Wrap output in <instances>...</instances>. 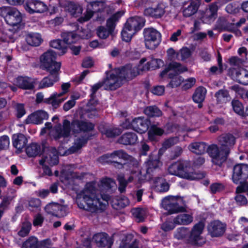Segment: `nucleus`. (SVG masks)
Wrapping results in <instances>:
<instances>
[{"label": "nucleus", "instance_id": "obj_1", "mask_svg": "<svg viewBox=\"0 0 248 248\" xmlns=\"http://www.w3.org/2000/svg\"><path fill=\"white\" fill-rule=\"evenodd\" d=\"M110 197L108 194H101L93 183H87L83 189L77 195L76 202L78 207L92 213L103 212L108 205Z\"/></svg>", "mask_w": 248, "mask_h": 248}, {"label": "nucleus", "instance_id": "obj_2", "mask_svg": "<svg viewBox=\"0 0 248 248\" xmlns=\"http://www.w3.org/2000/svg\"><path fill=\"white\" fill-rule=\"evenodd\" d=\"M71 127L74 132L78 133L80 131L87 132L93 130L94 125L91 123L76 120L72 124L67 120H64L62 125L59 124L54 127L50 132V135L56 140L62 138H67L69 136Z\"/></svg>", "mask_w": 248, "mask_h": 248}, {"label": "nucleus", "instance_id": "obj_3", "mask_svg": "<svg viewBox=\"0 0 248 248\" xmlns=\"http://www.w3.org/2000/svg\"><path fill=\"white\" fill-rule=\"evenodd\" d=\"M168 171L171 175L189 180L195 179L192 175L191 164L186 160L178 161L173 163L168 167Z\"/></svg>", "mask_w": 248, "mask_h": 248}, {"label": "nucleus", "instance_id": "obj_4", "mask_svg": "<svg viewBox=\"0 0 248 248\" xmlns=\"http://www.w3.org/2000/svg\"><path fill=\"white\" fill-rule=\"evenodd\" d=\"M185 203L183 198L180 196H168L162 199L161 204L162 207L167 211L169 214H173L185 212V207L180 205H185Z\"/></svg>", "mask_w": 248, "mask_h": 248}, {"label": "nucleus", "instance_id": "obj_5", "mask_svg": "<svg viewBox=\"0 0 248 248\" xmlns=\"http://www.w3.org/2000/svg\"><path fill=\"white\" fill-rule=\"evenodd\" d=\"M47 153L43 155L41 159L39 160V164L42 166L43 173L42 176L52 175L50 169L47 164L53 166L58 163V156L57 150L53 147H50L46 150Z\"/></svg>", "mask_w": 248, "mask_h": 248}, {"label": "nucleus", "instance_id": "obj_6", "mask_svg": "<svg viewBox=\"0 0 248 248\" xmlns=\"http://www.w3.org/2000/svg\"><path fill=\"white\" fill-rule=\"evenodd\" d=\"M57 54L49 49L44 52L40 58L41 64L46 71H60L61 63L56 61Z\"/></svg>", "mask_w": 248, "mask_h": 248}, {"label": "nucleus", "instance_id": "obj_7", "mask_svg": "<svg viewBox=\"0 0 248 248\" xmlns=\"http://www.w3.org/2000/svg\"><path fill=\"white\" fill-rule=\"evenodd\" d=\"M0 15L5 16V20L9 25L17 26L18 28L23 26L22 16L17 10L8 7H3L0 8Z\"/></svg>", "mask_w": 248, "mask_h": 248}, {"label": "nucleus", "instance_id": "obj_8", "mask_svg": "<svg viewBox=\"0 0 248 248\" xmlns=\"http://www.w3.org/2000/svg\"><path fill=\"white\" fill-rule=\"evenodd\" d=\"M88 3L84 16L80 17L78 21L81 22L90 20L95 13H102L106 7L105 0H85Z\"/></svg>", "mask_w": 248, "mask_h": 248}, {"label": "nucleus", "instance_id": "obj_9", "mask_svg": "<svg viewBox=\"0 0 248 248\" xmlns=\"http://www.w3.org/2000/svg\"><path fill=\"white\" fill-rule=\"evenodd\" d=\"M145 46L149 49H155L160 44L161 34L156 29L153 28H145L143 30Z\"/></svg>", "mask_w": 248, "mask_h": 248}, {"label": "nucleus", "instance_id": "obj_10", "mask_svg": "<svg viewBox=\"0 0 248 248\" xmlns=\"http://www.w3.org/2000/svg\"><path fill=\"white\" fill-rule=\"evenodd\" d=\"M119 72L118 69H114L107 74L106 78L103 80L105 90H115L121 86L123 82Z\"/></svg>", "mask_w": 248, "mask_h": 248}, {"label": "nucleus", "instance_id": "obj_11", "mask_svg": "<svg viewBox=\"0 0 248 248\" xmlns=\"http://www.w3.org/2000/svg\"><path fill=\"white\" fill-rule=\"evenodd\" d=\"M204 224L202 222H199L193 226L189 235L188 242L193 245L201 246L203 244L205 241L202 236Z\"/></svg>", "mask_w": 248, "mask_h": 248}, {"label": "nucleus", "instance_id": "obj_12", "mask_svg": "<svg viewBox=\"0 0 248 248\" xmlns=\"http://www.w3.org/2000/svg\"><path fill=\"white\" fill-rule=\"evenodd\" d=\"M162 166V163L160 160V157L158 155H150L148 159L145 162V173L144 170L141 171L144 175V179L146 181L150 180L152 178V173L156 169Z\"/></svg>", "mask_w": 248, "mask_h": 248}, {"label": "nucleus", "instance_id": "obj_13", "mask_svg": "<svg viewBox=\"0 0 248 248\" xmlns=\"http://www.w3.org/2000/svg\"><path fill=\"white\" fill-rule=\"evenodd\" d=\"M209 155L212 158V162L216 165H221L228 155L221 148H219L216 144H212L207 148Z\"/></svg>", "mask_w": 248, "mask_h": 248}, {"label": "nucleus", "instance_id": "obj_14", "mask_svg": "<svg viewBox=\"0 0 248 248\" xmlns=\"http://www.w3.org/2000/svg\"><path fill=\"white\" fill-rule=\"evenodd\" d=\"M129 158L128 155L123 150L114 151L110 154H107L99 158V160H106V161H110L116 164L115 166L119 168L123 167V164L119 161L121 160H127Z\"/></svg>", "mask_w": 248, "mask_h": 248}, {"label": "nucleus", "instance_id": "obj_15", "mask_svg": "<svg viewBox=\"0 0 248 248\" xmlns=\"http://www.w3.org/2000/svg\"><path fill=\"white\" fill-rule=\"evenodd\" d=\"M217 141L220 148L223 149L228 155L230 150L235 144L236 138L232 134L224 133L217 138Z\"/></svg>", "mask_w": 248, "mask_h": 248}, {"label": "nucleus", "instance_id": "obj_16", "mask_svg": "<svg viewBox=\"0 0 248 248\" xmlns=\"http://www.w3.org/2000/svg\"><path fill=\"white\" fill-rule=\"evenodd\" d=\"M140 67L141 65L139 67H137L136 66L128 64L121 68H118L119 71V75L123 82L124 80L132 79L137 75L140 74Z\"/></svg>", "mask_w": 248, "mask_h": 248}, {"label": "nucleus", "instance_id": "obj_17", "mask_svg": "<svg viewBox=\"0 0 248 248\" xmlns=\"http://www.w3.org/2000/svg\"><path fill=\"white\" fill-rule=\"evenodd\" d=\"M27 12L31 14L44 13L47 10V5L38 0H28L24 5Z\"/></svg>", "mask_w": 248, "mask_h": 248}, {"label": "nucleus", "instance_id": "obj_18", "mask_svg": "<svg viewBox=\"0 0 248 248\" xmlns=\"http://www.w3.org/2000/svg\"><path fill=\"white\" fill-rule=\"evenodd\" d=\"M46 212L52 216L61 217L65 216L68 213L67 207L57 203H50L45 207Z\"/></svg>", "mask_w": 248, "mask_h": 248}, {"label": "nucleus", "instance_id": "obj_19", "mask_svg": "<svg viewBox=\"0 0 248 248\" xmlns=\"http://www.w3.org/2000/svg\"><path fill=\"white\" fill-rule=\"evenodd\" d=\"M248 177V165L240 164L233 167L232 179L233 182L237 184L240 181Z\"/></svg>", "mask_w": 248, "mask_h": 248}, {"label": "nucleus", "instance_id": "obj_20", "mask_svg": "<svg viewBox=\"0 0 248 248\" xmlns=\"http://www.w3.org/2000/svg\"><path fill=\"white\" fill-rule=\"evenodd\" d=\"M166 7L165 3H159L154 7H149L145 9L144 14L155 18H159L165 15Z\"/></svg>", "mask_w": 248, "mask_h": 248}, {"label": "nucleus", "instance_id": "obj_21", "mask_svg": "<svg viewBox=\"0 0 248 248\" xmlns=\"http://www.w3.org/2000/svg\"><path fill=\"white\" fill-rule=\"evenodd\" d=\"M48 76L44 78L39 83V88L44 89L51 87L59 79L60 71H47Z\"/></svg>", "mask_w": 248, "mask_h": 248}, {"label": "nucleus", "instance_id": "obj_22", "mask_svg": "<svg viewBox=\"0 0 248 248\" xmlns=\"http://www.w3.org/2000/svg\"><path fill=\"white\" fill-rule=\"evenodd\" d=\"M226 229V225L218 220L211 222L208 225L209 233L213 237H218L223 235Z\"/></svg>", "mask_w": 248, "mask_h": 248}, {"label": "nucleus", "instance_id": "obj_23", "mask_svg": "<svg viewBox=\"0 0 248 248\" xmlns=\"http://www.w3.org/2000/svg\"><path fill=\"white\" fill-rule=\"evenodd\" d=\"M92 242L98 247H110L113 243L111 238L105 232L94 234L93 237Z\"/></svg>", "mask_w": 248, "mask_h": 248}, {"label": "nucleus", "instance_id": "obj_24", "mask_svg": "<svg viewBox=\"0 0 248 248\" xmlns=\"http://www.w3.org/2000/svg\"><path fill=\"white\" fill-rule=\"evenodd\" d=\"M144 25V19L141 17L136 16L128 18L124 26L136 33L141 30Z\"/></svg>", "mask_w": 248, "mask_h": 248}, {"label": "nucleus", "instance_id": "obj_25", "mask_svg": "<svg viewBox=\"0 0 248 248\" xmlns=\"http://www.w3.org/2000/svg\"><path fill=\"white\" fill-rule=\"evenodd\" d=\"M187 71V68L186 66L182 65L180 63L172 62L160 73V76L163 78L168 73H170V71L175 73H172V75H177Z\"/></svg>", "mask_w": 248, "mask_h": 248}, {"label": "nucleus", "instance_id": "obj_26", "mask_svg": "<svg viewBox=\"0 0 248 248\" xmlns=\"http://www.w3.org/2000/svg\"><path fill=\"white\" fill-rule=\"evenodd\" d=\"M48 115L45 111L40 110L30 115L26 120L27 124H39L44 120H46Z\"/></svg>", "mask_w": 248, "mask_h": 248}, {"label": "nucleus", "instance_id": "obj_27", "mask_svg": "<svg viewBox=\"0 0 248 248\" xmlns=\"http://www.w3.org/2000/svg\"><path fill=\"white\" fill-rule=\"evenodd\" d=\"M218 7L215 3L212 4L208 8L206 9L202 15L203 21L207 24L213 22L217 17Z\"/></svg>", "mask_w": 248, "mask_h": 248}, {"label": "nucleus", "instance_id": "obj_28", "mask_svg": "<svg viewBox=\"0 0 248 248\" xmlns=\"http://www.w3.org/2000/svg\"><path fill=\"white\" fill-rule=\"evenodd\" d=\"M50 240L46 239L41 241L39 243L37 238L35 237H30L22 245V248H39V247H46L50 245Z\"/></svg>", "mask_w": 248, "mask_h": 248}, {"label": "nucleus", "instance_id": "obj_29", "mask_svg": "<svg viewBox=\"0 0 248 248\" xmlns=\"http://www.w3.org/2000/svg\"><path fill=\"white\" fill-rule=\"evenodd\" d=\"M132 127L138 133H145L148 129V122L143 118H136L132 121Z\"/></svg>", "mask_w": 248, "mask_h": 248}, {"label": "nucleus", "instance_id": "obj_30", "mask_svg": "<svg viewBox=\"0 0 248 248\" xmlns=\"http://www.w3.org/2000/svg\"><path fill=\"white\" fill-rule=\"evenodd\" d=\"M233 78L239 83L248 85V71L244 68L234 69L232 71Z\"/></svg>", "mask_w": 248, "mask_h": 248}, {"label": "nucleus", "instance_id": "obj_31", "mask_svg": "<svg viewBox=\"0 0 248 248\" xmlns=\"http://www.w3.org/2000/svg\"><path fill=\"white\" fill-rule=\"evenodd\" d=\"M193 221L192 213H181L173 218V221L177 225H188Z\"/></svg>", "mask_w": 248, "mask_h": 248}, {"label": "nucleus", "instance_id": "obj_32", "mask_svg": "<svg viewBox=\"0 0 248 248\" xmlns=\"http://www.w3.org/2000/svg\"><path fill=\"white\" fill-rule=\"evenodd\" d=\"M206 93V88L202 86H199L195 89L192 99L194 102L198 104L199 108L202 107V103L205 99Z\"/></svg>", "mask_w": 248, "mask_h": 248}, {"label": "nucleus", "instance_id": "obj_33", "mask_svg": "<svg viewBox=\"0 0 248 248\" xmlns=\"http://www.w3.org/2000/svg\"><path fill=\"white\" fill-rule=\"evenodd\" d=\"M99 129L102 134L105 135L108 138H114L122 133V130L118 128L103 124L99 125Z\"/></svg>", "mask_w": 248, "mask_h": 248}, {"label": "nucleus", "instance_id": "obj_34", "mask_svg": "<svg viewBox=\"0 0 248 248\" xmlns=\"http://www.w3.org/2000/svg\"><path fill=\"white\" fill-rule=\"evenodd\" d=\"M138 140L137 135L133 132L124 134L118 140V142L124 145H134Z\"/></svg>", "mask_w": 248, "mask_h": 248}, {"label": "nucleus", "instance_id": "obj_35", "mask_svg": "<svg viewBox=\"0 0 248 248\" xmlns=\"http://www.w3.org/2000/svg\"><path fill=\"white\" fill-rule=\"evenodd\" d=\"M88 138L86 136L78 138L75 140L73 145L66 152L67 155L73 154L78 152L87 142Z\"/></svg>", "mask_w": 248, "mask_h": 248}, {"label": "nucleus", "instance_id": "obj_36", "mask_svg": "<svg viewBox=\"0 0 248 248\" xmlns=\"http://www.w3.org/2000/svg\"><path fill=\"white\" fill-rule=\"evenodd\" d=\"M15 82L17 86L23 89H31L34 87L33 80L28 77H19Z\"/></svg>", "mask_w": 248, "mask_h": 248}, {"label": "nucleus", "instance_id": "obj_37", "mask_svg": "<svg viewBox=\"0 0 248 248\" xmlns=\"http://www.w3.org/2000/svg\"><path fill=\"white\" fill-rule=\"evenodd\" d=\"M188 148L189 151L195 154L202 155L206 152L207 146L203 142H195L191 143Z\"/></svg>", "mask_w": 248, "mask_h": 248}, {"label": "nucleus", "instance_id": "obj_38", "mask_svg": "<svg viewBox=\"0 0 248 248\" xmlns=\"http://www.w3.org/2000/svg\"><path fill=\"white\" fill-rule=\"evenodd\" d=\"M27 143V139L22 134H15L13 136V146L18 150L21 151Z\"/></svg>", "mask_w": 248, "mask_h": 248}, {"label": "nucleus", "instance_id": "obj_39", "mask_svg": "<svg viewBox=\"0 0 248 248\" xmlns=\"http://www.w3.org/2000/svg\"><path fill=\"white\" fill-rule=\"evenodd\" d=\"M217 103L218 104L222 105L226 103L231 99L229 92L226 89H220L215 94Z\"/></svg>", "mask_w": 248, "mask_h": 248}, {"label": "nucleus", "instance_id": "obj_40", "mask_svg": "<svg viewBox=\"0 0 248 248\" xmlns=\"http://www.w3.org/2000/svg\"><path fill=\"white\" fill-rule=\"evenodd\" d=\"M200 5V1L198 0L191 1L187 7L183 10V15L186 17H189L195 14Z\"/></svg>", "mask_w": 248, "mask_h": 248}, {"label": "nucleus", "instance_id": "obj_41", "mask_svg": "<svg viewBox=\"0 0 248 248\" xmlns=\"http://www.w3.org/2000/svg\"><path fill=\"white\" fill-rule=\"evenodd\" d=\"M190 233L188 228L181 227L177 228L174 232V237L178 240H185L188 239Z\"/></svg>", "mask_w": 248, "mask_h": 248}, {"label": "nucleus", "instance_id": "obj_42", "mask_svg": "<svg viewBox=\"0 0 248 248\" xmlns=\"http://www.w3.org/2000/svg\"><path fill=\"white\" fill-rule=\"evenodd\" d=\"M66 10L75 17L79 16L82 13V8L79 4L72 2H68L66 6Z\"/></svg>", "mask_w": 248, "mask_h": 248}, {"label": "nucleus", "instance_id": "obj_43", "mask_svg": "<svg viewBox=\"0 0 248 248\" xmlns=\"http://www.w3.org/2000/svg\"><path fill=\"white\" fill-rule=\"evenodd\" d=\"M26 40L27 43L32 46H38L42 41L41 36L39 33L29 34L26 36Z\"/></svg>", "mask_w": 248, "mask_h": 248}, {"label": "nucleus", "instance_id": "obj_44", "mask_svg": "<svg viewBox=\"0 0 248 248\" xmlns=\"http://www.w3.org/2000/svg\"><path fill=\"white\" fill-rule=\"evenodd\" d=\"M156 190L160 192L167 191L169 189V184L162 178H157L155 181Z\"/></svg>", "mask_w": 248, "mask_h": 248}, {"label": "nucleus", "instance_id": "obj_45", "mask_svg": "<svg viewBox=\"0 0 248 248\" xmlns=\"http://www.w3.org/2000/svg\"><path fill=\"white\" fill-rule=\"evenodd\" d=\"M163 64V61L160 59H152L147 63V66L141 69V71H146L151 69H155L159 68Z\"/></svg>", "mask_w": 248, "mask_h": 248}, {"label": "nucleus", "instance_id": "obj_46", "mask_svg": "<svg viewBox=\"0 0 248 248\" xmlns=\"http://www.w3.org/2000/svg\"><path fill=\"white\" fill-rule=\"evenodd\" d=\"M144 113L148 117H159L162 115V111L155 106H149L145 108Z\"/></svg>", "mask_w": 248, "mask_h": 248}, {"label": "nucleus", "instance_id": "obj_47", "mask_svg": "<svg viewBox=\"0 0 248 248\" xmlns=\"http://www.w3.org/2000/svg\"><path fill=\"white\" fill-rule=\"evenodd\" d=\"M26 151L29 157H34L40 154L41 148L38 144L32 143L27 147Z\"/></svg>", "mask_w": 248, "mask_h": 248}, {"label": "nucleus", "instance_id": "obj_48", "mask_svg": "<svg viewBox=\"0 0 248 248\" xmlns=\"http://www.w3.org/2000/svg\"><path fill=\"white\" fill-rule=\"evenodd\" d=\"M50 46L53 48L61 50V54L63 55L67 51V46L61 40H54L50 42Z\"/></svg>", "mask_w": 248, "mask_h": 248}, {"label": "nucleus", "instance_id": "obj_49", "mask_svg": "<svg viewBox=\"0 0 248 248\" xmlns=\"http://www.w3.org/2000/svg\"><path fill=\"white\" fill-rule=\"evenodd\" d=\"M65 98H58L53 95L44 100V102L51 104L53 108H57L64 101Z\"/></svg>", "mask_w": 248, "mask_h": 248}, {"label": "nucleus", "instance_id": "obj_50", "mask_svg": "<svg viewBox=\"0 0 248 248\" xmlns=\"http://www.w3.org/2000/svg\"><path fill=\"white\" fill-rule=\"evenodd\" d=\"M64 44H70L75 43L77 39L78 36L73 32H64L62 34Z\"/></svg>", "mask_w": 248, "mask_h": 248}, {"label": "nucleus", "instance_id": "obj_51", "mask_svg": "<svg viewBox=\"0 0 248 248\" xmlns=\"http://www.w3.org/2000/svg\"><path fill=\"white\" fill-rule=\"evenodd\" d=\"M232 106L234 111L238 115L245 116V111L242 104L238 100H233L232 101Z\"/></svg>", "mask_w": 248, "mask_h": 248}, {"label": "nucleus", "instance_id": "obj_52", "mask_svg": "<svg viewBox=\"0 0 248 248\" xmlns=\"http://www.w3.org/2000/svg\"><path fill=\"white\" fill-rule=\"evenodd\" d=\"M132 213L137 222L143 221L145 216V211L144 210L140 208H135L132 210Z\"/></svg>", "mask_w": 248, "mask_h": 248}, {"label": "nucleus", "instance_id": "obj_53", "mask_svg": "<svg viewBox=\"0 0 248 248\" xmlns=\"http://www.w3.org/2000/svg\"><path fill=\"white\" fill-rule=\"evenodd\" d=\"M117 179L119 183V190L121 193L124 191L127 183L131 182L133 180V177L132 176H130L127 181H126L123 175H119Z\"/></svg>", "mask_w": 248, "mask_h": 248}, {"label": "nucleus", "instance_id": "obj_54", "mask_svg": "<svg viewBox=\"0 0 248 248\" xmlns=\"http://www.w3.org/2000/svg\"><path fill=\"white\" fill-rule=\"evenodd\" d=\"M31 228V224L30 222L28 221L24 222L22 224L21 230L18 232V235L22 237L27 236L29 234Z\"/></svg>", "mask_w": 248, "mask_h": 248}, {"label": "nucleus", "instance_id": "obj_55", "mask_svg": "<svg viewBox=\"0 0 248 248\" xmlns=\"http://www.w3.org/2000/svg\"><path fill=\"white\" fill-rule=\"evenodd\" d=\"M41 205V201L39 199L32 198L28 201V208L31 211L38 210Z\"/></svg>", "mask_w": 248, "mask_h": 248}, {"label": "nucleus", "instance_id": "obj_56", "mask_svg": "<svg viewBox=\"0 0 248 248\" xmlns=\"http://www.w3.org/2000/svg\"><path fill=\"white\" fill-rule=\"evenodd\" d=\"M135 33L136 32L131 31V30L124 26L121 33L122 39L126 42H129Z\"/></svg>", "mask_w": 248, "mask_h": 248}, {"label": "nucleus", "instance_id": "obj_57", "mask_svg": "<svg viewBox=\"0 0 248 248\" xmlns=\"http://www.w3.org/2000/svg\"><path fill=\"white\" fill-rule=\"evenodd\" d=\"M179 142V138L178 137H174L169 138L163 142L162 146L167 149L177 144Z\"/></svg>", "mask_w": 248, "mask_h": 248}, {"label": "nucleus", "instance_id": "obj_58", "mask_svg": "<svg viewBox=\"0 0 248 248\" xmlns=\"http://www.w3.org/2000/svg\"><path fill=\"white\" fill-rule=\"evenodd\" d=\"M168 76L169 78H172L170 84L171 85L172 87L179 86L183 81V79L182 77L176 76L177 75H172L171 72H170L168 74Z\"/></svg>", "mask_w": 248, "mask_h": 248}, {"label": "nucleus", "instance_id": "obj_59", "mask_svg": "<svg viewBox=\"0 0 248 248\" xmlns=\"http://www.w3.org/2000/svg\"><path fill=\"white\" fill-rule=\"evenodd\" d=\"M79 98L77 95H72L71 99L65 103L63 106V110L65 111L72 108L76 104V101Z\"/></svg>", "mask_w": 248, "mask_h": 248}, {"label": "nucleus", "instance_id": "obj_60", "mask_svg": "<svg viewBox=\"0 0 248 248\" xmlns=\"http://www.w3.org/2000/svg\"><path fill=\"white\" fill-rule=\"evenodd\" d=\"M164 130L161 128L158 127L156 125L153 124L151 126V128L148 132L149 136L152 135L161 136L164 133Z\"/></svg>", "mask_w": 248, "mask_h": 248}, {"label": "nucleus", "instance_id": "obj_61", "mask_svg": "<svg viewBox=\"0 0 248 248\" xmlns=\"http://www.w3.org/2000/svg\"><path fill=\"white\" fill-rule=\"evenodd\" d=\"M96 32L99 38L106 39L110 33V31H108L104 27H99L97 28Z\"/></svg>", "mask_w": 248, "mask_h": 248}, {"label": "nucleus", "instance_id": "obj_62", "mask_svg": "<svg viewBox=\"0 0 248 248\" xmlns=\"http://www.w3.org/2000/svg\"><path fill=\"white\" fill-rule=\"evenodd\" d=\"M182 86L183 89L187 90L191 88L196 83V79L194 78H190L185 81Z\"/></svg>", "mask_w": 248, "mask_h": 248}, {"label": "nucleus", "instance_id": "obj_63", "mask_svg": "<svg viewBox=\"0 0 248 248\" xmlns=\"http://www.w3.org/2000/svg\"><path fill=\"white\" fill-rule=\"evenodd\" d=\"M177 225L174 221H166L161 225V229L165 232H168L173 230Z\"/></svg>", "mask_w": 248, "mask_h": 248}, {"label": "nucleus", "instance_id": "obj_64", "mask_svg": "<svg viewBox=\"0 0 248 248\" xmlns=\"http://www.w3.org/2000/svg\"><path fill=\"white\" fill-rule=\"evenodd\" d=\"M119 248H138V244L135 242L129 243L127 240H124L122 241Z\"/></svg>", "mask_w": 248, "mask_h": 248}]
</instances>
